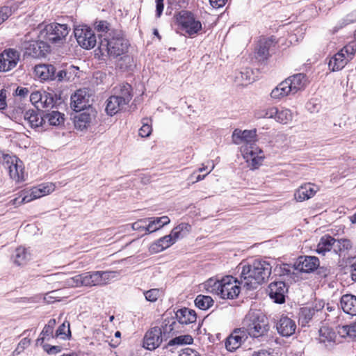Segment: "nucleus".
I'll list each match as a JSON object with an SVG mask.
<instances>
[{
  "instance_id": "1",
  "label": "nucleus",
  "mask_w": 356,
  "mask_h": 356,
  "mask_svg": "<svg viewBox=\"0 0 356 356\" xmlns=\"http://www.w3.org/2000/svg\"><path fill=\"white\" fill-rule=\"evenodd\" d=\"M272 268L270 262L266 260L257 259L251 264H244L241 273V282L248 289H256L269 277Z\"/></svg>"
},
{
  "instance_id": "2",
  "label": "nucleus",
  "mask_w": 356,
  "mask_h": 356,
  "mask_svg": "<svg viewBox=\"0 0 356 356\" xmlns=\"http://www.w3.org/2000/svg\"><path fill=\"white\" fill-rule=\"evenodd\" d=\"M243 325L247 336L253 338L266 335L270 327L267 317L258 310H250L243 319Z\"/></svg>"
},
{
  "instance_id": "3",
  "label": "nucleus",
  "mask_w": 356,
  "mask_h": 356,
  "mask_svg": "<svg viewBox=\"0 0 356 356\" xmlns=\"http://www.w3.org/2000/svg\"><path fill=\"white\" fill-rule=\"evenodd\" d=\"M128 47V42L122 36L113 37L111 39L104 38L95 49V57L100 59L107 54L113 58H118L127 52Z\"/></svg>"
},
{
  "instance_id": "4",
  "label": "nucleus",
  "mask_w": 356,
  "mask_h": 356,
  "mask_svg": "<svg viewBox=\"0 0 356 356\" xmlns=\"http://www.w3.org/2000/svg\"><path fill=\"white\" fill-rule=\"evenodd\" d=\"M356 54V42H350L329 58L328 69L330 72H339L353 60Z\"/></svg>"
},
{
  "instance_id": "5",
  "label": "nucleus",
  "mask_w": 356,
  "mask_h": 356,
  "mask_svg": "<svg viewBox=\"0 0 356 356\" xmlns=\"http://www.w3.org/2000/svg\"><path fill=\"white\" fill-rule=\"evenodd\" d=\"M70 29L67 24L51 23L44 26L40 31L38 38L46 42L60 44L65 40Z\"/></svg>"
},
{
  "instance_id": "6",
  "label": "nucleus",
  "mask_w": 356,
  "mask_h": 356,
  "mask_svg": "<svg viewBox=\"0 0 356 356\" xmlns=\"http://www.w3.org/2000/svg\"><path fill=\"white\" fill-rule=\"evenodd\" d=\"M0 161L8 169L9 176L14 181L19 183L26 179L24 163L16 156L1 153Z\"/></svg>"
},
{
  "instance_id": "7",
  "label": "nucleus",
  "mask_w": 356,
  "mask_h": 356,
  "mask_svg": "<svg viewBox=\"0 0 356 356\" xmlns=\"http://www.w3.org/2000/svg\"><path fill=\"white\" fill-rule=\"evenodd\" d=\"M175 18L179 28L190 36L198 33L202 29L201 22L189 11L181 10Z\"/></svg>"
},
{
  "instance_id": "8",
  "label": "nucleus",
  "mask_w": 356,
  "mask_h": 356,
  "mask_svg": "<svg viewBox=\"0 0 356 356\" xmlns=\"http://www.w3.org/2000/svg\"><path fill=\"white\" fill-rule=\"evenodd\" d=\"M240 151L248 167L250 170L258 169L262 165L265 155L262 149L257 146V145H242L240 147Z\"/></svg>"
},
{
  "instance_id": "9",
  "label": "nucleus",
  "mask_w": 356,
  "mask_h": 356,
  "mask_svg": "<svg viewBox=\"0 0 356 356\" xmlns=\"http://www.w3.org/2000/svg\"><path fill=\"white\" fill-rule=\"evenodd\" d=\"M240 293L239 282L234 277L227 275L221 279L220 297L225 299H234Z\"/></svg>"
},
{
  "instance_id": "10",
  "label": "nucleus",
  "mask_w": 356,
  "mask_h": 356,
  "mask_svg": "<svg viewBox=\"0 0 356 356\" xmlns=\"http://www.w3.org/2000/svg\"><path fill=\"white\" fill-rule=\"evenodd\" d=\"M20 59V53L15 49H5L0 54V72H8L15 68Z\"/></svg>"
},
{
  "instance_id": "11",
  "label": "nucleus",
  "mask_w": 356,
  "mask_h": 356,
  "mask_svg": "<svg viewBox=\"0 0 356 356\" xmlns=\"http://www.w3.org/2000/svg\"><path fill=\"white\" fill-rule=\"evenodd\" d=\"M22 47L24 50L25 55L33 58L44 56L46 53L49 51V46L43 40H40V41L33 40L24 42L22 44Z\"/></svg>"
},
{
  "instance_id": "12",
  "label": "nucleus",
  "mask_w": 356,
  "mask_h": 356,
  "mask_svg": "<svg viewBox=\"0 0 356 356\" xmlns=\"http://www.w3.org/2000/svg\"><path fill=\"white\" fill-rule=\"evenodd\" d=\"M247 339L248 336L244 329L242 327L234 329L225 339V348L229 352H234L240 348Z\"/></svg>"
},
{
  "instance_id": "13",
  "label": "nucleus",
  "mask_w": 356,
  "mask_h": 356,
  "mask_svg": "<svg viewBox=\"0 0 356 356\" xmlns=\"http://www.w3.org/2000/svg\"><path fill=\"white\" fill-rule=\"evenodd\" d=\"M232 141L236 145H254L257 141L256 129L244 130L235 129L233 131Z\"/></svg>"
},
{
  "instance_id": "14",
  "label": "nucleus",
  "mask_w": 356,
  "mask_h": 356,
  "mask_svg": "<svg viewBox=\"0 0 356 356\" xmlns=\"http://www.w3.org/2000/svg\"><path fill=\"white\" fill-rule=\"evenodd\" d=\"M162 341L161 329L159 327H154L146 332L143 339V347L152 350L158 348Z\"/></svg>"
},
{
  "instance_id": "15",
  "label": "nucleus",
  "mask_w": 356,
  "mask_h": 356,
  "mask_svg": "<svg viewBox=\"0 0 356 356\" xmlns=\"http://www.w3.org/2000/svg\"><path fill=\"white\" fill-rule=\"evenodd\" d=\"M88 102L89 93L86 88L76 90L71 97V107L76 113L88 111Z\"/></svg>"
},
{
  "instance_id": "16",
  "label": "nucleus",
  "mask_w": 356,
  "mask_h": 356,
  "mask_svg": "<svg viewBox=\"0 0 356 356\" xmlns=\"http://www.w3.org/2000/svg\"><path fill=\"white\" fill-rule=\"evenodd\" d=\"M287 291V286L282 281L273 282L268 286L269 296L276 303L284 302Z\"/></svg>"
},
{
  "instance_id": "17",
  "label": "nucleus",
  "mask_w": 356,
  "mask_h": 356,
  "mask_svg": "<svg viewBox=\"0 0 356 356\" xmlns=\"http://www.w3.org/2000/svg\"><path fill=\"white\" fill-rule=\"evenodd\" d=\"M24 119L33 129H44V112L30 109L24 115Z\"/></svg>"
},
{
  "instance_id": "18",
  "label": "nucleus",
  "mask_w": 356,
  "mask_h": 356,
  "mask_svg": "<svg viewBox=\"0 0 356 356\" xmlns=\"http://www.w3.org/2000/svg\"><path fill=\"white\" fill-rule=\"evenodd\" d=\"M318 190V186L311 183L302 184L296 190L294 198L298 202L307 200L314 197Z\"/></svg>"
},
{
  "instance_id": "19",
  "label": "nucleus",
  "mask_w": 356,
  "mask_h": 356,
  "mask_svg": "<svg viewBox=\"0 0 356 356\" xmlns=\"http://www.w3.org/2000/svg\"><path fill=\"white\" fill-rule=\"evenodd\" d=\"M320 265L318 259L314 256L300 257L296 264V268L304 273L315 270Z\"/></svg>"
},
{
  "instance_id": "20",
  "label": "nucleus",
  "mask_w": 356,
  "mask_h": 356,
  "mask_svg": "<svg viewBox=\"0 0 356 356\" xmlns=\"http://www.w3.org/2000/svg\"><path fill=\"white\" fill-rule=\"evenodd\" d=\"M278 333L283 337H290L296 330V322L287 316H282L276 325Z\"/></svg>"
},
{
  "instance_id": "21",
  "label": "nucleus",
  "mask_w": 356,
  "mask_h": 356,
  "mask_svg": "<svg viewBox=\"0 0 356 356\" xmlns=\"http://www.w3.org/2000/svg\"><path fill=\"white\" fill-rule=\"evenodd\" d=\"M42 197L41 191L36 186L31 188L29 191H22L19 196L13 199L11 203L13 205L19 206Z\"/></svg>"
},
{
  "instance_id": "22",
  "label": "nucleus",
  "mask_w": 356,
  "mask_h": 356,
  "mask_svg": "<svg viewBox=\"0 0 356 356\" xmlns=\"http://www.w3.org/2000/svg\"><path fill=\"white\" fill-rule=\"evenodd\" d=\"M117 277V273L112 271H95L90 273V285H104Z\"/></svg>"
},
{
  "instance_id": "23",
  "label": "nucleus",
  "mask_w": 356,
  "mask_h": 356,
  "mask_svg": "<svg viewBox=\"0 0 356 356\" xmlns=\"http://www.w3.org/2000/svg\"><path fill=\"white\" fill-rule=\"evenodd\" d=\"M44 120L45 130L50 126L58 127L64 123V114L57 111L44 112Z\"/></svg>"
},
{
  "instance_id": "24",
  "label": "nucleus",
  "mask_w": 356,
  "mask_h": 356,
  "mask_svg": "<svg viewBox=\"0 0 356 356\" xmlns=\"http://www.w3.org/2000/svg\"><path fill=\"white\" fill-rule=\"evenodd\" d=\"M340 307L348 314L356 316V296L352 294H345L341 297Z\"/></svg>"
},
{
  "instance_id": "25",
  "label": "nucleus",
  "mask_w": 356,
  "mask_h": 356,
  "mask_svg": "<svg viewBox=\"0 0 356 356\" xmlns=\"http://www.w3.org/2000/svg\"><path fill=\"white\" fill-rule=\"evenodd\" d=\"M35 75L42 81L55 80L56 68L52 65L42 64L35 67Z\"/></svg>"
},
{
  "instance_id": "26",
  "label": "nucleus",
  "mask_w": 356,
  "mask_h": 356,
  "mask_svg": "<svg viewBox=\"0 0 356 356\" xmlns=\"http://www.w3.org/2000/svg\"><path fill=\"white\" fill-rule=\"evenodd\" d=\"M285 81L288 82L291 94H295L305 87L306 77L303 74L300 73L287 78Z\"/></svg>"
},
{
  "instance_id": "27",
  "label": "nucleus",
  "mask_w": 356,
  "mask_h": 356,
  "mask_svg": "<svg viewBox=\"0 0 356 356\" xmlns=\"http://www.w3.org/2000/svg\"><path fill=\"white\" fill-rule=\"evenodd\" d=\"M176 318L180 324L188 325L196 321L197 315L194 310L184 307L175 313Z\"/></svg>"
},
{
  "instance_id": "28",
  "label": "nucleus",
  "mask_w": 356,
  "mask_h": 356,
  "mask_svg": "<svg viewBox=\"0 0 356 356\" xmlns=\"http://www.w3.org/2000/svg\"><path fill=\"white\" fill-rule=\"evenodd\" d=\"M146 220L147 222V234L156 232L170 222V220L167 216L147 218Z\"/></svg>"
},
{
  "instance_id": "29",
  "label": "nucleus",
  "mask_w": 356,
  "mask_h": 356,
  "mask_svg": "<svg viewBox=\"0 0 356 356\" xmlns=\"http://www.w3.org/2000/svg\"><path fill=\"white\" fill-rule=\"evenodd\" d=\"M127 104H128L124 102V100H122L120 97L113 95L106 101V112L108 115L113 116Z\"/></svg>"
},
{
  "instance_id": "30",
  "label": "nucleus",
  "mask_w": 356,
  "mask_h": 356,
  "mask_svg": "<svg viewBox=\"0 0 356 356\" xmlns=\"http://www.w3.org/2000/svg\"><path fill=\"white\" fill-rule=\"evenodd\" d=\"M74 33L79 44L86 49H89V27L86 25L77 26L74 28Z\"/></svg>"
},
{
  "instance_id": "31",
  "label": "nucleus",
  "mask_w": 356,
  "mask_h": 356,
  "mask_svg": "<svg viewBox=\"0 0 356 356\" xmlns=\"http://www.w3.org/2000/svg\"><path fill=\"white\" fill-rule=\"evenodd\" d=\"M113 95L120 97L122 100L129 104L132 99L131 86L129 83H120L113 88Z\"/></svg>"
},
{
  "instance_id": "32",
  "label": "nucleus",
  "mask_w": 356,
  "mask_h": 356,
  "mask_svg": "<svg viewBox=\"0 0 356 356\" xmlns=\"http://www.w3.org/2000/svg\"><path fill=\"white\" fill-rule=\"evenodd\" d=\"M175 242L173 241L170 234L166 235L150 245L149 250L152 253L160 252L170 247Z\"/></svg>"
},
{
  "instance_id": "33",
  "label": "nucleus",
  "mask_w": 356,
  "mask_h": 356,
  "mask_svg": "<svg viewBox=\"0 0 356 356\" xmlns=\"http://www.w3.org/2000/svg\"><path fill=\"white\" fill-rule=\"evenodd\" d=\"M334 238L329 235L323 236L321 238L317 247L316 252L319 254L325 255L326 252L334 250Z\"/></svg>"
},
{
  "instance_id": "34",
  "label": "nucleus",
  "mask_w": 356,
  "mask_h": 356,
  "mask_svg": "<svg viewBox=\"0 0 356 356\" xmlns=\"http://www.w3.org/2000/svg\"><path fill=\"white\" fill-rule=\"evenodd\" d=\"M351 248L352 243L349 239L341 238L337 240L334 238V251L340 257H346Z\"/></svg>"
},
{
  "instance_id": "35",
  "label": "nucleus",
  "mask_w": 356,
  "mask_h": 356,
  "mask_svg": "<svg viewBox=\"0 0 356 356\" xmlns=\"http://www.w3.org/2000/svg\"><path fill=\"white\" fill-rule=\"evenodd\" d=\"M287 83L284 80L275 87L270 92L271 98L278 100L291 94Z\"/></svg>"
},
{
  "instance_id": "36",
  "label": "nucleus",
  "mask_w": 356,
  "mask_h": 356,
  "mask_svg": "<svg viewBox=\"0 0 356 356\" xmlns=\"http://www.w3.org/2000/svg\"><path fill=\"white\" fill-rule=\"evenodd\" d=\"M191 231V225L188 223L182 222L174 227L170 235L175 242L178 239L183 238Z\"/></svg>"
},
{
  "instance_id": "37",
  "label": "nucleus",
  "mask_w": 356,
  "mask_h": 356,
  "mask_svg": "<svg viewBox=\"0 0 356 356\" xmlns=\"http://www.w3.org/2000/svg\"><path fill=\"white\" fill-rule=\"evenodd\" d=\"M293 119V113L291 110L286 108H277V112L275 120L279 123L286 124Z\"/></svg>"
},
{
  "instance_id": "38",
  "label": "nucleus",
  "mask_w": 356,
  "mask_h": 356,
  "mask_svg": "<svg viewBox=\"0 0 356 356\" xmlns=\"http://www.w3.org/2000/svg\"><path fill=\"white\" fill-rule=\"evenodd\" d=\"M204 289L209 293L220 296L221 286V279L211 277L207 280L204 284Z\"/></svg>"
},
{
  "instance_id": "39",
  "label": "nucleus",
  "mask_w": 356,
  "mask_h": 356,
  "mask_svg": "<svg viewBox=\"0 0 356 356\" xmlns=\"http://www.w3.org/2000/svg\"><path fill=\"white\" fill-rule=\"evenodd\" d=\"M74 125L76 129L81 131L87 129L89 126L88 111H85L83 113L74 116Z\"/></svg>"
},
{
  "instance_id": "40",
  "label": "nucleus",
  "mask_w": 356,
  "mask_h": 356,
  "mask_svg": "<svg viewBox=\"0 0 356 356\" xmlns=\"http://www.w3.org/2000/svg\"><path fill=\"white\" fill-rule=\"evenodd\" d=\"M273 40L271 38L264 39L259 41L257 48V54L261 59H266L268 56L270 47L273 44Z\"/></svg>"
},
{
  "instance_id": "41",
  "label": "nucleus",
  "mask_w": 356,
  "mask_h": 356,
  "mask_svg": "<svg viewBox=\"0 0 356 356\" xmlns=\"http://www.w3.org/2000/svg\"><path fill=\"white\" fill-rule=\"evenodd\" d=\"M195 305L202 310H207L213 305V300L209 296L198 295L195 300Z\"/></svg>"
},
{
  "instance_id": "42",
  "label": "nucleus",
  "mask_w": 356,
  "mask_h": 356,
  "mask_svg": "<svg viewBox=\"0 0 356 356\" xmlns=\"http://www.w3.org/2000/svg\"><path fill=\"white\" fill-rule=\"evenodd\" d=\"M338 332L343 337L356 339V323L339 326Z\"/></svg>"
},
{
  "instance_id": "43",
  "label": "nucleus",
  "mask_w": 356,
  "mask_h": 356,
  "mask_svg": "<svg viewBox=\"0 0 356 356\" xmlns=\"http://www.w3.org/2000/svg\"><path fill=\"white\" fill-rule=\"evenodd\" d=\"M117 59L116 67L122 71L129 70L132 66V63L134 62L133 58L127 54V53L119 56Z\"/></svg>"
},
{
  "instance_id": "44",
  "label": "nucleus",
  "mask_w": 356,
  "mask_h": 356,
  "mask_svg": "<svg viewBox=\"0 0 356 356\" xmlns=\"http://www.w3.org/2000/svg\"><path fill=\"white\" fill-rule=\"evenodd\" d=\"M318 332V341L320 343L331 342L335 338V333L327 327L323 326L321 327Z\"/></svg>"
},
{
  "instance_id": "45",
  "label": "nucleus",
  "mask_w": 356,
  "mask_h": 356,
  "mask_svg": "<svg viewBox=\"0 0 356 356\" xmlns=\"http://www.w3.org/2000/svg\"><path fill=\"white\" fill-rule=\"evenodd\" d=\"M41 103L39 104V108H51L54 105V95L52 92H48L42 90Z\"/></svg>"
},
{
  "instance_id": "46",
  "label": "nucleus",
  "mask_w": 356,
  "mask_h": 356,
  "mask_svg": "<svg viewBox=\"0 0 356 356\" xmlns=\"http://www.w3.org/2000/svg\"><path fill=\"white\" fill-rule=\"evenodd\" d=\"M29 259V255L27 253V251L24 248H18L15 250V253L14 255V262L20 266L26 263V261Z\"/></svg>"
},
{
  "instance_id": "47",
  "label": "nucleus",
  "mask_w": 356,
  "mask_h": 356,
  "mask_svg": "<svg viewBox=\"0 0 356 356\" xmlns=\"http://www.w3.org/2000/svg\"><path fill=\"white\" fill-rule=\"evenodd\" d=\"M237 81L241 85H248L254 81L252 72L250 69H245L236 76Z\"/></svg>"
},
{
  "instance_id": "48",
  "label": "nucleus",
  "mask_w": 356,
  "mask_h": 356,
  "mask_svg": "<svg viewBox=\"0 0 356 356\" xmlns=\"http://www.w3.org/2000/svg\"><path fill=\"white\" fill-rule=\"evenodd\" d=\"M71 335L70 323L64 321L56 331L55 337L66 339Z\"/></svg>"
},
{
  "instance_id": "49",
  "label": "nucleus",
  "mask_w": 356,
  "mask_h": 356,
  "mask_svg": "<svg viewBox=\"0 0 356 356\" xmlns=\"http://www.w3.org/2000/svg\"><path fill=\"white\" fill-rule=\"evenodd\" d=\"M315 309L314 308L304 307L300 312L299 321L302 325H305L312 318L314 315Z\"/></svg>"
},
{
  "instance_id": "50",
  "label": "nucleus",
  "mask_w": 356,
  "mask_h": 356,
  "mask_svg": "<svg viewBox=\"0 0 356 356\" xmlns=\"http://www.w3.org/2000/svg\"><path fill=\"white\" fill-rule=\"evenodd\" d=\"M152 131L151 120L144 118L142 120V127L138 130V134L142 138L148 137Z\"/></svg>"
},
{
  "instance_id": "51",
  "label": "nucleus",
  "mask_w": 356,
  "mask_h": 356,
  "mask_svg": "<svg viewBox=\"0 0 356 356\" xmlns=\"http://www.w3.org/2000/svg\"><path fill=\"white\" fill-rule=\"evenodd\" d=\"M193 341V337L189 334L180 335L171 339L168 344L170 346L174 345H186L191 344Z\"/></svg>"
},
{
  "instance_id": "52",
  "label": "nucleus",
  "mask_w": 356,
  "mask_h": 356,
  "mask_svg": "<svg viewBox=\"0 0 356 356\" xmlns=\"http://www.w3.org/2000/svg\"><path fill=\"white\" fill-rule=\"evenodd\" d=\"M102 330L105 334L106 338L107 339L108 344L113 346L111 342L109 341V339L112 337V334L114 331V325L111 323H103ZM119 342L120 340L118 339L115 341V343L113 344V346H115L119 343Z\"/></svg>"
},
{
  "instance_id": "53",
  "label": "nucleus",
  "mask_w": 356,
  "mask_h": 356,
  "mask_svg": "<svg viewBox=\"0 0 356 356\" xmlns=\"http://www.w3.org/2000/svg\"><path fill=\"white\" fill-rule=\"evenodd\" d=\"M146 300L149 302H156L161 296V291L159 289H152L145 291L143 293Z\"/></svg>"
},
{
  "instance_id": "54",
  "label": "nucleus",
  "mask_w": 356,
  "mask_h": 356,
  "mask_svg": "<svg viewBox=\"0 0 356 356\" xmlns=\"http://www.w3.org/2000/svg\"><path fill=\"white\" fill-rule=\"evenodd\" d=\"M41 194L43 196L49 195L54 191L55 186L52 183H45L38 186Z\"/></svg>"
},
{
  "instance_id": "55",
  "label": "nucleus",
  "mask_w": 356,
  "mask_h": 356,
  "mask_svg": "<svg viewBox=\"0 0 356 356\" xmlns=\"http://www.w3.org/2000/svg\"><path fill=\"white\" fill-rule=\"evenodd\" d=\"M131 227L133 230L145 231L147 234V222L146 218L140 219L138 221L132 223Z\"/></svg>"
},
{
  "instance_id": "56",
  "label": "nucleus",
  "mask_w": 356,
  "mask_h": 356,
  "mask_svg": "<svg viewBox=\"0 0 356 356\" xmlns=\"http://www.w3.org/2000/svg\"><path fill=\"white\" fill-rule=\"evenodd\" d=\"M42 90L33 91L30 95V101L35 106L38 108H39V104L41 103V94Z\"/></svg>"
},
{
  "instance_id": "57",
  "label": "nucleus",
  "mask_w": 356,
  "mask_h": 356,
  "mask_svg": "<svg viewBox=\"0 0 356 356\" xmlns=\"http://www.w3.org/2000/svg\"><path fill=\"white\" fill-rule=\"evenodd\" d=\"M53 331L54 329L48 327L46 325L40 334V337L38 339V343L40 342V343L42 344L46 337H53Z\"/></svg>"
},
{
  "instance_id": "58",
  "label": "nucleus",
  "mask_w": 356,
  "mask_h": 356,
  "mask_svg": "<svg viewBox=\"0 0 356 356\" xmlns=\"http://www.w3.org/2000/svg\"><path fill=\"white\" fill-rule=\"evenodd\" d=\"M12 14L11 8L8 6L0 8V24L6 20Z\"/></svg>"
},
{
  "instance_id": "59",
  "label": "nucleus",
  "mask_w": 356,
  "mask_h": 356,
  "mask_svg": "<svg viewBox=\"0 0 356 356\" xmlns=\"http://www.w3.org/2000/svg\"><path fill=\"white\" fill-rule=\"evenodd\" d=\"M55 79H57L58 81H74V77H72L71 76H68L67 70H60L59 71L57 74H55Z\"/></svg>"
},
{
  "instance_id": "60",
  "label": "nucleus",
  "mask_w": 356,
  "mask_h": 356,
  "mask_svg": "<svg viewBox=\"0 0 356 356\" xmlns=\"http://www.w3.org/2000/svg\"><path fill=\"white\" fill-rule=\"evenodd\" d=\"M106 78V74L100 71H97L93 73L92 75V83L99 85L104 82Z\"/></svg>"
},
{
  "instance_id": "61",
  "label": "nucleus",
  "mask_w": 356,
  "mask_h": 356,
  "mask_svg": "<svg viewBox=\"0 0 356 356\" xmlns=\"http://www.w3.org/2000/svg\"><path fill=\"white\" fill-rule=\"evenodd\" d=\"M93 337L96 339L98 342H107V339L102 329H97L93 332Z\"/></svg>"
},
{
  "instance_id": "62",
  "label": "nucleus",
  "mask_w": 356,
  "mask_h": 356,
  "mask_svg": "<svg viewBox=\"0 0 356 356\" xmlns=\"http://www.w3.org/2000/svg\"><path fill=\"white\" fill-rule=\"evenodd\" d=\"M179 356H202L197 350L186 348L182 349Z\"/></svg>"
},
{
  "instance_id": "63",
  "label": "nucleus",
  "mask_w": 356,
  "mask_h": 356,
  "mask_svg": "<svg viewBox=\"0 0 356 356\" xmlns=\"http://www.w3.org/2000/svg\"><path fill=\"white\" fill-rule=\"evenodd\" d=\"M95 29L99 32H106L108 30V24L106 21H99L95 24Z\"/></svg>"
},
{
  "instance_id": "64",
  "label": "nucleus",
  "mask_w": 356,
  "mask_h": 356,
  "mask_svg": "<svg viewBox=\"0 0 356 356\" xmlns=\"http://www.w3.org/2000/svg\"><path fill=\"white\" fill-rule=\"evenodd\" d=\"M356 22V11L352 13L351 14L347 15L345 19H343V24L341 26V28L347 24L353 23Z\"/></svg>"
}]
</instances>
